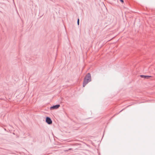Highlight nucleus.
I'll list each match as a JSON object with an SVG mask.
<instances>
[{"mask_svg": "<svg viewBox=\"0 0 155 155\" xmlns=\"http://www.w3.org/2000/svg\"><path fill=\"white\" fill-rule=\"evenodd\" d=\"M91 76L90 73H88L84 78L83 83V87H84L88 82L91 81Z\"/></svg>", "mask_w": 155, "mask_h": 155, "instance_id": "nucleus-1", "label": "nucleus"}, {"mask_svg": "<svg viewBox=\"0 0 155 155\" xmlns=\"http://www.w3.org/2000/svg\"><path fill=\"white\" fill-rule=\"evenodd\" d=\"M46 122L48 124H50L52 123V121L51 119L49 117H46Z\"/></svg>", "mask_w": 155, "mask_h": 155, "instance_id": "nucleus-2", "label": "nucleus"}, {"mask_svg": "<svg viewBox=\"0 0 155 155\" xmlns=\"http://www.w3.org/2000/svg\"><path fill=\"white\" fill-rule=\"evenodd\" d=\"M60 105L59 104H57L55 105H54L52 106H51L50 107L51 109H55L58 108L59 107Z\"/></svg>", "mask_w": 155, "mask_h": 155, "instance_id": "nucleus-3", "label": "nucleus"}, {"mask_svg": "<svg viewBox=\"0 0 155 155\" xmlns=\"http://www.w3.org/2000/svg\"><path fill=\"white\" fill-rule=\"evenodd\" d=\"M140 77L142 78H148L149 77H151V76H147V75H140Z\"/></svg>", "mask_w": 155, "mask_h": 155, "instance_id": "nucleus-4", "label": "nucleus"}, {"mask_svg": "<svg viewBox=\"0 0 155 155\" xmlns=\"http://www.w3.org/2000/svg\"><path fill=\"white\" fill-rule=\"evenodd\" d=\"M77 24L78 25H79V18H78L77 20Z\"/></svg>", "mask_w": 155, "mask_h": 155, "instance_id": "nucleus-5", "label": "nucleus"}, {"mask_svg": "<svg viewBox=\"0 0 155 155\" xmlns=\"http://www.w3.org/2000/svg\"><path fill=\"white\" fill-rule=\"evenodd\" d=\"M120 2H122V3H123L124 2V0H120Z\"/></svg>", "mask_w": 155, "mask_h": 155, "instance_id": "nucleus-6", "label": "nucleus"}]
</instances>
